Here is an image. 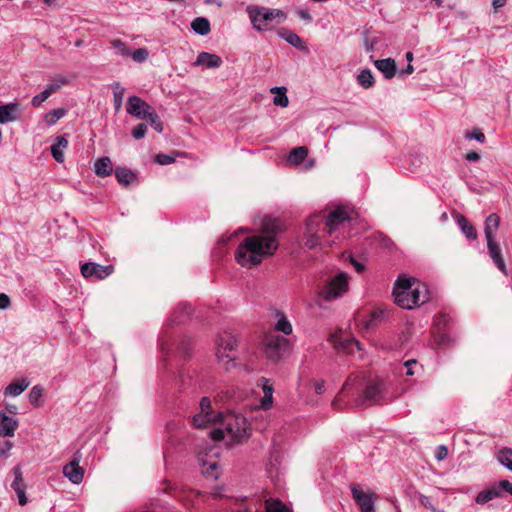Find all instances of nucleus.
Returning <instances> with one entry per match:
<instances>
[{
  "mask_svg": "<svg viewBox=\"0 0 512 512\" xmlns=\"http://www.w3.org/2000/svg\"><path fill=\"white\" fill-rule=\"evenodd\" d=\"M281 225L278 220L265 221L263 234L246 237L235 251V259L242 267L253 268L264 259L272 256L278 249L276 234Z\"/></svg>",
  "mask_w": 512,
  "mask_h": 512,
  "instance_id": "obj_1",
  "label": "nucleus"
},
{
  "mask_svg": "<svg viewBox=\"0 0 512 512\" xmlns=\"http://www.w3.org/2000/svg\"><path fill=\"white\" fill-rule=\"evenodd\" d=\"M349 220L348 213L342 208H336L327 215L320 212L310 216L306 221L303 245L308 249H322L332 245L334 241H330L326 236H332L341 224Z\"/></svg>",
  "mask_w": 512,
  "mask_h": 512,
  "instance_id": "obj_2",
  "label": "nucleus"
},
{
  "mask_svg": "<svg viewBox=\"0 0 512 512\" xmlns=\"http://www.w3.org/2000/svg\"><path fill=\"white\" fill-rule=\"evenodd\" d=\"M393 296L395 303L407 310H411L429 300L427 286L406 275L398 276L394 284Z\"/></svg>",
  "mask_w": 512,
  "mask_h": 512,
  "instance_id": "obj_3",
  "label": "nucleus"
},
{
  "mask_svg": "<svg viewBox=\"0 0 512 512\" xmlns=\"http://www.w3.org/2000/svg\"><path fill=\"white\" fill-rule=\"evenodd\" d=\"M224 425V428L210 431V437L214 441L224 440L227 445H234L243 443L250 437L249 423L243 416L227 415L224 417Z\"/></svg>",
  "mask_w": 512,
  "mask_h": 512,
  "instance_id": "obj_4",
  "label": "nucleus"
},
{
  "mask_svg": "<svg viewBox=\"0 0 512 512\" xmlns=\"http://www.w3.org/2000/svg\"><path fill=\"white\" fill-rule=\"evenodd\" d=\"M246 12L253 28L261 32L271 30L274 25L280 24L286 19V13L282 10L263 6L249 5Z\"/></svg>",
  "mask_w": 512,
  "mask_h": 512,
  "instance_id": "obj_5",
  "label": "nucleus"
},
{
  "mask_svg": "<svg viewBox=\"0 0 512 512\" xmlns=\"http://www.w3.org/2000/svg\"><path fill=\"white\" fill-rule=\"evenodd\" d=\"M500 226V217L496 213H491L484 223V235L487 242L488 254L496 267L504 274L508 275L505 261L502 256L501 248L496 241V234Z\"/></svg>",
  "mask_w": 512,
  "mask_h": 512,
  "instance_id": "obj_6",
  "label": "nucleus"
},
{
  "mask_svg": "<svg viewBox=\"0 0 512 512\" xmlns=\"http://www.w3.org/2000/svg\"><path fill=\"white\" fill-rule=\"evenodd\" d=\"M238 342L236 337L230 332L224 331L219 334L217 340L216 356L220 363H223L226 370L234 367L236 360V348Z\"/></svg>",
  "mask_w": 512,
  "mask_h": 512,
  "instance_id": "obj_7",
  "label": "nucleus"
},
{
  "mask_svg": "<svg viewBox=\"0 0 512 512\" xmlns=\"http://www.w3.org/2000/svg\"><path fill=\"white\" fill-rule=\"evenodd\" d=\"M349 276L345 272H341L331 278L319 292V299L323 301H332L341 297L348 291Z\"/></svg>",
  "mask_w": 512,
  "mask_h": 512,
  "instance_id": "obj_8",
  "label": "nucleus"
},
{
  "mask_svg": "<svg viewBox=\"0 0 512 512\" xmlns=\"http://www.w3.org/2000/svg\"><path fill=\"white\" fill-rule=\"evenodd\" d=\"M354 405L357 407H366L379 403L383 396V384L378 380L367 383L362 393H358V388H354Z\"/></svg>",
  "mask_w": 512,
  "mask_h": 512,
  "instance_id": "obj_9",
  "label": "nucleus"
},
{
  "mask_svg": "<svg viewBox=\"0 0 512 512\" xmlns=\"http://www.w3.org/2000/svg\"><path fill=\"white\" fill-rule=\"evenodd\" d=\"M263 345L266 357L277 362L288 350L289 340L284 336L269 334L264 338Z\"/></svg>",
  "mask_w": 512,
  "mask_h": 512,
  "instance_id": "obj_10",
  "label": "nucleus"
},
{
  "mask_svg": "<svg viewBox=\"0 0 512 512\" xmlns=\"http://www.w3.org/2000/svg\"><path fill=\"white\" fill-rule=\"evenodd\" d=\"M350 490L360 512H375V500L378 498L375 492L366 493L357 484H351Z\"/></svg>",
  "mask_w": 512,
  "mask_h": 512,
  "instance_id": "obj_11",
  "label": "nucleus"
},
{
  "mask_svg": "<svg viewBox=\"0 0 512 512\" xmlns=\"http://www.w3.org/2000/svg\"><path fill=\"white\" fill-rule=\"evenodd\" d=\"M81 274L86 279L103 280L114 271L113 265H101L95 262H86L81 265Z\"/></svg>",
  "mask_w": 512,
  "mask_h": 512,
  "instance_id": "obj_12",
  "label": "nucleus"
},
{
  "mask_svg": "<svg viewBox=\"0 0 512 512\" xmlns=\"http://www.w3.org/2000/svg\"><path fill=\"white\" fill-rule=\"evenodd\" d=\"M351 377L344 383L340 393L333 399L332 406L335 409L341 410L348 405H354V384Z\"/></svg>",
  "mask_w": 512,
  "mask_h": 512,
  "instance_id": "obj_13",
  "label": "nucleus"
},
{
  "mask_svg": "<svg viewBox=\"0 0 512 512\" xmlns=\"http://www.w3.org/2000/svg\"><path fill=\"white\" fill-rule=\"evenodd\" d=\"M153 109L151 105L138 96H130L127 100L126 111L138 119H146L147 114Z\"/></svg>",
  "mask_w": 512,
  "mask_h": 512,
  "instance_id": "obj_14",
  "label": "nucleus"
},
{
  "mask_svg": "<svg viewBox=\"0 0 512 512\" xmlns=\"http://www.w3.org/2000/svg\"><path fill=\"white\" fill-rule=\"evenodd\" d=\"M21 116V107L17 102L0 105V124L17 121Z\"/></svg>",
  "mask_w": 512,
  "mask_h": 512,
  "instance_id": "obj_15",
  "label": "nucleus"
},
{
  "mask_svg": "<svg viewBox=\"0 0 512 512\" xmlns=\"http://www.w3.org/2000/svg\"><path fill=\"white\" fill-rule=\"evenodd\" d=\"M63 474L73 484H79L84 477V470L79 466V458L76 456L63 467Z\"/></svg>",
  "mask_w": 512,
  "mask_h": 512,
  "instance_id": "obj_16",
  "label": "nucleus"
},
{
  "mask_svg": "<svg viewBox=\"0 0 512 512\" xmlns=\"http://www.w3.org/2000/svg\"><path fill=\"white\" fill-rule=\"evenodd\" d=\"M18 420L8 416L5 412H0V436L12 437L18 428Z\"/></svg>",
  "mask_w": 512,
  "mask_h": 512,
  "instance_id": "obj_17",
  "label": "nucleus"
},
{
  "mask_svg": "<svg viewBox=\"0 0 512 512\" xmlns=\"http://www.w3.org/2000/svg\"><path fill=\"white\" fill-rule=\"evenodd\" d=\"M223 61L220 56L209 52H201L198 54L194 66H205L206 68H218Z\"/></svg>",
  "mask_w": 512,
  "mask_h": 512,
  "instance_id": "obj_18",
  "label": "nucleus"
},
{
  "mask_svg": "<svg viewBox=\"0 0 512 512\" xmlns=\"http://www.w3.org/2000/svg\"><path fill=\"white\" fill-rule=\"evenodd\" d=\"M374 66L384 75L386 79L393 78L397 73L394 59L386 58L374 61Z\"/></svg>",
  "mask_w": 512,
  "mask_h": 512,
  "instance_id": "obj_19",
  "label": "nucleus"
},
{
  "mask_svg": "<svg viewBox=\"0 0 512 512\" xmlns=\"http://www.w3.org/2000/svg\"><path fill=\"white\" fill-rule=\"evenodd\" d=\"M115 177L118 183L122 186H128L134 182H137V175L129 168L116 167L114 169Z\"/></svg>",
  "mask_w": 512,
  "mask_h": 512,
  "instance_id": "obj_20",
  "label": "nucleus"
},
{
  "mask_svg": "<svg viewBox=\"0 0 512 512\" xmlns=\"http://www.w3.org/2000/svg\"><path fill=\"white\" fill-rule=\"evenodd\" d=\"M68 147V140L65 136H58L55 139L54 144L50 147L51 154L54 160L58 163H63L65 160L64 149Z\"/></svg>",
  "mask_w": 512,
  "mask_h": 512,
  "instance_id": "obj_21",
  "label": "nucleus"
},
{
  "mask_svg": "<svg viewBox=\"0 0 512 512\" xmlns=\"http://www.w3.org/2000/svg\"><path fill=\"white\" fill-rule=\"evenodd\" d=\"M191 313V306L186 303H181L177 306L173 314L168 320V324H180L185 321L186 318L189 317Z\"/></svg>",
  "mask_w": 512,
  "mask_h": 512,
  "instance_id": "obj_22",
  "label": "nucleus"
},
{
  "mask_svg": "<svg viewBox=\"0 0 512 512\" xmlns=\"http://www.w3.org/2000/svg\"><path fill=\"white\" fill-rule=\"evenodd\" d=\"M113 171L112 162L109 157H101L94 163V172L99 177L110 176Z\"/></svg>",
  "mask_w": 512,
  "mask_h": 512,
  "instance_id": "obj_23",
  "label": "nucleus"
},
{
  "mask_svg": "<svg viewBox=\"0 0 512 512\" xmlns=\"http://www.w3.org/2000/svg\"><path fill=\"white\" fill-rule=\"evenodd\" d=\"M278 34L279 36L284 39L287 43H289L290 45H292L293 47H295L296 49H299V50H304L306 49L305 45H304V42L302 41V39L300 38V36H298L296 33H294L293 31L289 30V29H286V28H281L279 31H278Z\"/></svg>",
  "mask_w": 512,
  "mask_h": 512,
  "instance_id": "obj_24",
  "label": "nucleus"
},
{
  "mask_svg": "<svg viewBox=\"0 0 512 512\" xmlns=\"http://www.w3.org/2000/svg\"><path fill=\"white\" fill-rule=\"evenodd\" d=\"M457 225L459 226L462 233L471 240L477 239V231L475 227L468 221V219L459 214L456 219Z\"/></svg>",
  "mask_w": 512,
  "mask_h": 512,
  "instance_id": "obj_25",
  "label": "nucleus"
},
{
  "mask_svg": "<svg viewBox=\"0 0 512 512\" xmlns=\"http://www.w3.org/2000/svg\"><path fill=\"white\" fill-rule=\"evenodd\" d=\"M222 419V413H217L214 417H212L210 414L200 412L193 417L192 424L196 428H203L208 423L222 421Z\"/></svg>",
  "mask_w": 512,
  "mask_h": 512,
  "instance_id": "obj_26",
  "label": "nucleus"
},
{
  "mask_svg": "<svg viewBox=\"0 0 512 512\" xmlns=\"http://www.w3.org/2000/svg\"><path fill=\"white\" fill-rule=\"evenodd\" d=\"M30 385V381L26 378L14 381L5 388V394L10 396H18L22 394Z\"/></svg>",
  "mask_w": 512,
  "mask_h": 512,
  "instance_id": "obj_27",
  "label": "nucleus"
},
{
  "mask_svg": "<svg viewBox=\"0 0 512 512\" xmlns=\"http://www.w3.org/2000/svg\"><path fill=\"white\" fill-rule=\"evenodd\" d=\"M191 29L198 35L206 36L211 31L210 22L205 17H196L191 22Z\"/></svg>",
  "mask_w": 512,
  "mask_h": 512,
  "instance_id": "obj_28",
  "label": "nucleus"
},
{
  "mask_svg": "<svg viewBox=\"0 0 512 512\" xmlns=\"http://www.w3.org/2000/svg\"><path fill=\"white\" fill-rule=\"evenodd\" d=\"M308 155V148L306 146H298L293 148L288 156L290 163L299 165L301 164Z\"/></svg>",
  "mask_w": 512,
  "mask_h": 512,
  "instance_id": "obj_29",
  "label": "nucleus"
},
{
  "mask_svg": "<svg viewBox=\"0 0 512 512\" xmlns=\"http://www.w3.org/2000/svg\"><path fill=\"white\" fill-rule=\"evenodd\" d=\"M278 320L274 325V329L277 332H281L284 335H290L293 331L292 325L288 318L280 311H277Z\"/></svg>",
  "mask_w": 512,
  "mask_h": 512,
  "instance_id": "obj_30",
  "label": "nucleus"
},
{
  "mask_svg": "<svg viewBox=\"0 0 512 512\" xmlns=\"http://www.w3.org/2000/svg\"><path fill=\"white\" fill-rule=\"evenodd\" d=\"M501 495L500 491L495 488L480 491L476 496V503L485 504Z\"/></svg>",
  "mask_w": 512,
  "mask_h": 512,
  "instance_id": "obj_31",
  "label": "nucleus"
},
{
  "mask_svg": "<svg viewBox=\"0 0 512 512\" xmlns=\"http://www.w3.org/2000/svg\"><path fill=\"white\" fill-rule=\"evenodd\" d=\"M497 460L506 467L508 470L512 471V448H502L498 451L496 455Z\"/></svg>",
  "mask_w": 512,
  "mask_h": 512,
  "instance_id": "obj_32",
  "label": "nucleus"
},
{
  "mask_svg": "<svg viewBox=\"0 0 512 512\" xmlns=\"http://www.w3.org/2000/svg\"><path fill=\"white\" fill-rule=\"evenodd\" d=\"M271 92L272 93H276V96L274 97L273 99V103L276 105V106H280V107H287L288 104H289V100H288V97L286 95V88L281 86V87H274L271 89Z\"/></svg>",
  "mask_w": 512,
  "mask_h": 512,
  "instance_id": "obj_33",
  "label": "nucleus"
},
{
  "mask_svg": "<svg viewBox=\"0 0 512 512\" xmlns=\"http://www.w3.org/2000/svg\"><path fill=\"white\" fill-rule=\"evenodd\" d=\"M112 88H113L114 108L116 111H119L122 107L125 89H124V87L121 86V84L119 82H114L112 84Z\"/></svg>",
  "mask_w": 512,
  "mask_h": 512,
  "instance_id": "obj_34",
  "label": "nucleus"
},
{
  "mask_svg": "<svg viewBox=\"0 0 512 512\" xmlns=\"http://www.w3.org/2000/svg\"><path fill=\"white\" fill-rule=\"evenodd\" d=\"M357 81L363 88H371L374 85L372 72L369 69L362 70L357 76Z\"/></svg>",
  "mask_w": 512,
  "mask_h": 512,
  "instance_id": "obj_35",
  "label": "nucleus"
},
{
  "mask_svg": "<svg viewBox=\"0 0 512 512\" xmlns=\"http://www.w3.org/2000/svg\"><path fill=\"white\" fill-rule=\"evenodd\" d=\"M110 45L116 51V54L124 58H130L131 49L122 40L114 39L110 42Z\"/></svg>",
  "mask_w": 512,
  "mask_h": 512,
  "instance_id": "obj_36",
  "label": "nucleus"
},
{
  "mask_svg": "<svg viewBox=\"0 0 512 512\" xmlns=\"http://www.w3.org/2000/svg\"><path fill=\"white\" fill-rule=\"evenodd\" d=\"M67 113L64 108L53 109L45 115V121L49 126L55 125L57 121L63 118Z\"/></svg>",
  "mask_w": 512,
  "mask_h": 512,
  "instance_id": "obj_37",
  "label": "nucleus"
},
{
  "mask_svg": "<svg viewBox=\"0 0 512 512\" xmlns=\"http://www.w3.org/2000/svg\"><path fill=\"white\" fill-rule=\"evenodd\" d=\"M44 389L40 385H35L32 387L28 394L29 402L34 407H39L41 405V398L43 397Z\"/></svg>",
  "mask_w": 512,
  "mask_h": 512,
  "instance_id": "obj_38",
  "label": "nucleus"
},
{
  "mask_svg": "<svg viewBox=\"0 0 512 512\" xmlns=\"http://www.w3.org/2000/svg\"><path fill=\"white\" fill-rule=\"evenodd\" d=\"M339 348L347 353H354L355 350H361L360 342L355 338H346L339 343Z\"/></svg>",
  "mask_w": 512,
  "mask_h": 512,
  "instance_id": "obj_39",
  "label": "nucleus"
},
{
  "mask_svg": "<svg viewBox=\"0 0 512 512\" xmlns=\"http://www.w3.org/2000/svg\"><path fill=\"white\" fill-rule=\"evenodd\" d=\"M12 474L14 476V480L11 483V488L13 490H19L22 487H26V485L24 484V479H23V473H22L21 466H19V465L15 466L12 469Z\"/></svg>",
  "mask_w": 512,
  "mask_h": 512,
  "instance_id": "obj_40",
  "label": "nucleus"
},
{
  "mask_svg": "<svg viewBox=\"0 0 512 512\" xmlns=\"http://www.w3.org/2000/svg\"><path fill=\"white\" fill-rule=\"evenodd\" d=\"M453 322L452 316L447 312H441L435 318L436 329H445L449 327Z\"/></svg>",
  "mask_w": 512,
  "mask_h": 512,
  "instance_id": "obj_41",
  "label": "nucleus"
},
{
  "mask_svg": "<svg viewBox=\"0 0 512 512\" xmlns=\"http://www.w3.org/2000/svg\"><path fill=\"white\" fill-rule=\"evenodd\" d=\"M145 120H148L151 127L157 132L161 133L163 131V123L154 108L147 114Z\"/></svg>",
  "mask_w": 512,
  "mask_h": 512,
  "instance_id": "obj_42",
  "label": "nucleus"
},
{
  "mask_svg": "<svg viewBox=\"0 0 512 512\" xmlns=\"http://www.w3.org/2000/svg\"><path fill=\"white\" fill-rule=\"evenodd\" d=\"M177 349L184 355V357H189L191 351L190 339L182 337L177 343Z\"/></svg>",
  "mask_w": 512,
  "mask_h": 512,
  "instance_id": "obj_43",
  "label": "nucleus"
},
{
  "mask_svg": "<svg viewBox=\"0 0 512 512\" xmlns=\"http://www.w3.org/2000/svg\"><path fill=\"white\" fill-rule=\"evenodd\" d=\"M148 50L146 48H138L135 51H131L130 58L137 63L145 62L148 58Z\"/></svg>",
  "mask_w": 512,
  "mask_h": 512,
  "instance_id": "obj_44",
  "label": "nucleus"
},
{
  "mask_svg": "<svg viewBox=\"0 0 512 512\" xmlns=\"http://www.w3.org/2000/svg\"><path fill=\"white\" fill-rule=\"evenodd\" d=\"M434 337L437 345L439 346L448 345L451 341L449 334L446 333L443 329H437Z\"/></svg>",
  "mask_w": 512,
  "mask_h": 512,
  "instance_id": "obj_45",
  "label": "nucleus"
},
{
  "mask_svg": "<svg viewBox=\"0 0 512 512\" xmlns=\"http://www.w3.org/2000/svg\"><path fill=\"white\" fill-rule=\"evenodd\" d=\"M266 512H291L281 501L276 500L266 507Z\"/></svg>",
  "mask_w": 512,
  "mask_h": 512,
  "instance_id": "obj_46",
  "label": "nucleus"
},
{
  "mask_svg": "<svg viewBox=\"0 0 512 512\" xmlns=\"http://www.w3.org/2000/svg\"><path fill=\"white\" fill-rule=\"evenodd\" d=\"M64 84H66L65 78L58 79L52 83L47 84L46 88L44 90L49 92V95H51V94L57 92L60 89V87Z\"/></svg>",
  "mask_w": 512,
  "mask_h": 512,
  "instance_id": "obj_47",
  "label": "nucleus"
},
{
  "mask_svg": "<svg viewBox=\"0 0 512 512\" xmlns=\"http://www.w3.org/2000/svg\"><path fill=\"white\" fill-rule=\"evenodd\" d=\"M147 132V125L144 123L138 124L133 130H132V136L139 140L144 138L145 134Z\"/></svg>",
  "mask_w": 512,
  "mask_h": 512,
  "instance_id": "obj_48",
  "label": "nucleus"
},
{
  "mask_svg": "<svg viewBox=\"0 0 512 512\" xmlns=\"http://www.w3.org/2000/svg\"><path fill=\"white\" fill-rule=\"evenodd\" d=\"M49 92L43 90L40 94L35 95L32 100L31 104L34 107H39L44 101H46L49 98Z\"/></svg>",
  "mask_w": 512,
  "mask_h": 512,
  "instance_id": "obj_49",
  "label": "nucleus"
},
{
  "mask_svg": "<svg viewBox=\"0 0 512 512\" xmlns=\"http://www.w3.org/2000/svg\"><path fill=\"white\" fill-rule=\"evenodd\" d=\"M465 137L470 140L474 139L481 143L485 141V135L480 129H474L472 132L466 133Z\"/></svg>",
  "mask_w": 512,
  "mask_h": 512,
  "instance_id": "obj_50",
  "label": "nucleus"
},
{
  "mask_svg": "<svg viewBox=\"0 0 512 512\" xmlns=\"http://www.w3.org/2000/svg\"><path fill=\"white\" fill-rule=\"evenodd\" d=\"M448 456V448L445 445H439L435 450V458L437 461H443Z\"/></svg>",
  "mask_w": 512,
  "mask_h": 512,
  "instance_id": "obj_51",
  "label": "nucleus"
},
{
  "mask_svg": "<svg viewBox=\"0 0 512 512\" xmlns=\"http://www.w3.org/2000/svg\"><path fill=\"white\" fill-rule=\"evenodd\" d=\"M200 409L202 413L210 414L212 413L211 400L208 397H203L200 401Z\"/></svg>",
  "mask_w": 512,
  "mask_h": 512,
  "instance_id": "obj_52",
  "label": "nucleus"
},
{
  "mask_svg": "<svg viewBox=\"0 0 512 512\" xmlns=\"http://www.w3.org/2000/svg\"><path fill=\"white\" fill-rule=\"evenodd\" d=\"M260 381L262 382V390L264 395H273L274 388L273 385L270 383V380L262 377Z\"/></svg>",
  "mask_w": 512,
  "mask_h": 512,
  "instance_id": "obj_53",
  "label": "nucleus"
},
{
  "mask_svg": "<svg viewBox=\"0 0 512 512\" xmlns=\"http://www.w3.org/2000/svg\"><path fill=\"white\" fill-rule=\"evenodd\" d=\"M175 161V158L167 154H158L156 156V162L160 165H168Z\"/></svg>",
  "mask_w": 512,
  "mask_h": 512,
  "instance_id": "obj_54",
  "label": "nucleus"
},
{
  "mask_svg": "<svg viewBox=\"0 0 512 512\" xmlns=\"http://www.w3.org/2000/svg\"><path fill=\"white\" fill-rule=\"evenodd\" d=\"M419 502L425 508L431 510L432 512H436L435 506L432 504L431 499L425 495H421L419 498Z\"/></svg>",
  "mask_w": 512,
  "mask_h": 512,
  "instance_id": "obj_55",
  "label": "nucleus"
},
{
  "mask_svg": "<svg viewBox=\"0 0 512 512\" xmlns=\"http://www.w3.org/2000/svg\"><path fill=\"white\" fill-rule=\"evenodd\" d=\"M25 488L26 487H22L20 488L19 490H14L17 494V497H18V502L21 506H24L27 504L28 502V498L26 496V493H25Z\"/></svg>",
  "mask_w": 512,
  "mask_h": 512,
  "instance_id": "obj_56",
  "label": "nucleus"
},
{
  "mask_svg": "<svg viewBox=\"0 0 512 512\" xmlns=\"http://www.w3.org/2000/svg\"><path fill=\"white\" fill-rule=\"evenodd\" d=\"M273 404V395H264L261 399V407L264 410H268L272 407Z\"/></svg>",
  "mask_w": 512,
  "mask_h": 512,
  "instance_id": "obj_57",
  "label": "nucleus"
},
{
  "mask_svg": "<svg viewBox=\"0 0 512 512\" xmlns=\"http://www.w3.org/2000/svg\"><path fill=\"white\" fill-rule=\"evenodd\" d=\"M10 298L5 293H0V310H5L10 306Z\"/></svg>",
  "mask_w": 512,
  "mask_h": 512,
  "instance_id": "obj_58",
  "label": "nucleus"
},
{
  "mask_svg": "<svg viewBox=\"0 0 512 512\" xmlns=\"http://www.w3.org/2000/svg\"><path fill=\"white\" fill-rule=\"evenodd\" d=\"M314 390L316 394L321 395L325 391V382L323 380H317L313 382Z\"/></svg>",
  "mask_w": 512,
  "mask_h": 512,
  "instance_id": "obj_59",
  "label": "nucleus"
},
{
  "mask_svg": "<svg viewBox=\"0 0 512 512\" xmlns=\"http://www.w3.org/2000/svg\"><path fill=\"white\" fill-rule=\"evenodd\" d=\"M350 258V263L354 266V268L356 269V271L358 273H361L365 270V265L359 261H357L354 257L352 256H349Z\"/></svg>",
  "mask_w": 512,
  "mask_h": 512,
  "instance_id": "obj_60",
  "label": "nucleus"
},
{
  "mask_svg": "<svg viewBox=\"0 0 512 512\" xmlns=\"http://www.w3.org/2000/svg\"><path fill=\"white\" fill-rule=\"evenodd\" d=\"M499 486L504 489L506 492H508L510 495H512V483L508 480H501L499 482Z\"/></svg>",
  "mask_w": 512,
  "mask_h": 512,
  "instance_id": "obj_61",
  "label": "nucleus"
},
{
  "mask_svg": "<svg viewBox=\"0 0 512 512\" xmlns=\"http://www.w3.org/2000/svg\"><path fill=\"white\" fill-rule=\"evenodd\" d=\"M415 364H417L416 360H408L404 363V365L406 367V375L412 376L414 374V372L412 371V365H415Z\"/></svg>",
  "mask_w": 512,
  "mask_h": 512,
  "instance_id": "obj_62",
  "label": "nucleus"
},
{
  "mask_svg": "<svg viewBox=\"0 0 512 512\" xmlns=\"http://www.w3.org/2000/svg\"><path fill=\"white\" fill-rule=\"evenodd\" d=\"M414 72V67L409 63L406 68L399 71V76L410 75Z\"/></svg>",
  "mask_w": 512,
  "mask_h": 512,
  "instance_id": "obj_63",
  "label": "nucleus"
},
{
  "mask_svg": "<svg viewBox=\"0 0 512 512\" xmlns=\"http://www.w3.org/2000/svg\"><path fill=\"white\" fill-rule=\"evenodd\" d=\"M173 345H174V344H169V343H168L167 341H165V340H162V341H161V349H162V351H163V352H165V353H167V354L172 350Z\"/></svg>",
  "mask_w": 512,
  "mask_h": 512,
  "instance_id": "obj_64",
  "label": "nucleus"
}]
</instances>
